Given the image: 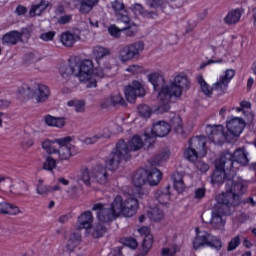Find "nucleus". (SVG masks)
Instances as JSON below:
<instances>
[{
    "mask_svg": "<svg viewBox=\"0 0 256 256\" xmlns=\"http://www.w3.org/2000/svg\"><path fill=\"white\" fill-rule=\"evenodd\" d=\"M126 73H129L130 75H141V73H145V68L141 65L133 64L128 66L125 69Z\"/></svg>",
    "mask_w": 256,
    "mask_h": 256,
    "instance_id": "46",
    "label": "nucleus"
},
{
    "mask_svg": "<svg viewBox=\"0 0 256 256\" xmlns=\"http://www.w3.org/2000/svg\"><path fill=\"white\" fill-rule=\"evenodd\" d=\"M57 167V160L55 158L49 156L44 162L43 169L46 171H53Z\"/></svg>",
    "mask_w": 256,
    "mask_h": 256,
    "instance_id": "49",
    "label": "nucleus"
},
{
    "mask_svg": "<svg viewBox=\"0 0 256 256\" xmlns=\"http://www.w3.org/2000/svg\"><path fill=\"white\" fill-rule=\"evenodd\" d=\"M161 179H163V173L157 168L139 169L134 173L132 183L136 187H143L145 183H148L151 187H157L161 183Z\"/></svg>",
    "mask_w": 256,
    "mask_h": 256,
    "instance_id": "10",
    "label": "nucleus"
},
{
    "mask_svg": "<svg viewBox=\"0 0 256 256\" xmlns=\"http://www.w3.org/2000/svg\"><path fill=\"white\" fill-rule=\"evenodd\" d=\"M132 54V57H139L143 51H145V43L143 41H137L132 44L126 45Z\"/></svg>",
    "mask_w": 256,
    "mask_h": 256,
    "instance_id": "38",
    "label": "nucleus"
},
{
    "mask_svg": "<svg viewBox=\"0 0 256 256\" xmlns=\"http://www.w3.org/2000/svg\"><path fill=\"white\" fill-rule=\"evenodd\" d=\"M187 89H189V79L185 74L177 75L173 81L162 84L158 93L159 105L153 110V113H167L171 109L169 105L171 98L180 99L183 91Z\"/></svg>",
    "mask_w": 256,
    "mask_h": 256,
    "instance_id": "4",
    "label": "nucleus"
},
{
    "mask_svg": "<svg viewBox=\"0 0 256 256\" xmlns=\"http://www.w3.org/2000/svg\"><path fill=\"white\" fill-rule=\"evenodd\" d=\"M118 59L120 63H128V61H133V59L135 58L131 54V50H129V47L126 45L120 49Z\"/></svg>",
    "mask_w": 256,
    "mask_h": 256,
    "instance_id": "43",
    "label": "nucleus"
},
{
    "mask_svg": "<svg viewBox=\"0 0 256 256\" xmlns=\"http://www.w3.org/2000/svg\"><path fill=\"white\" fill-rule=\"evenodd\" d=\"M137 231L141 235V237H149V235H152L151 228H149L147 226H142V227L138 228Z\"/></svg>",
    "mask_w": 256,
    "mask_h": 256,
    "instance_id": "56",
    "label": "nucleus"
},
{
    "mask_svg": "<svg viewBox=\"0 0 256 256\" xmlns=\"http://www.w3.org/2000/svg\"><path fill=\"white\" fill-rule=\"evenodd\" d=\"M220 157L232 171H235V163H238V165H249V152L245 148H238L233 154L224 152Z\"/></svg>",
    "mask_w": 256,
    "mask_h": 256,
    "instance_id": "14",
    "label": "nucleus"
},
{
    "mask_svg": "<svg viewBox=\"0 0 256 256\" xmlns=\"http://www.w3.org/2000/svg\"><path fill=\"white\" fill-rule=\"evenodd\" d=\"M148 81L153 85L154 91H158V94L161 90V86L159 87V85H161L160 83H163V85H165V80L163 79V76H161V74H159L158 72L149 74Z\"/></svg>",
    "mask_w": 256,
    "mask_h": 256,
    "instance_id": "37",
    "label": "nucleus"
},
{
    "mask_svg": "<svg viewBox=\"0 0 256 256\" xmlns=\"http://www.w3.org/2000/svg\"><path fill=\"white\" fill-rule=\"evenodd\" d=\"M240 107H242V109L245 111V109H251L252 105L251 102L243 100L240 102Z\"/></svg>",
    "mask_w": 256,
    "mask_h": 256,
    "instance_id": "63",
    "label": "nucleus"
},
{
    "mask_svg": "<svg viewBox=\"0 0 256 256\" xmlns=\"http://www.w3.org/2000/svg\"><path fill=\"white\" fill-rule=\"evenodd\" d=\"M111 135H113V130H111L109 127H106L102 130V132L92 137L85 138L84 143L85 145H94V143L101 141V139H111Z\"/></svg>",
    "mask_w": 256,
    "mask_h": 256,
    "instance_id": "25",
    "label": "nucleus"
},
{
    "mask_svg": "<svg viewBox=\"0 0 256 256\" xmlns=\"http://www.w3.org/2000/svg\"><path fill=\"white\" fill-rule=\"evenodd\" d=\"M43 121L47 127H55L56 129H63L67 125V118L55 117L49 114L44 116Z\"/></svg>",
    "mask_w": 256,
    "mask_h": 256,
    "instance_id": "24",
    "label": "nucleus"
},
{
    "mask_svg": "<svg viewBox=\"0 0 256 256\" xmlns=\"http://www.w3.org/2000/svg\"><path fill=\"white\" fill-rule=\"evenodd\" d=\"M92 183H98V185L109 183V173H107L105 166H96L92 169Z\"/></svg>",
    "mask_w": 256,
    "mask_h": 256,
    "instance_id": "20",
    "label": "nucleus"
},
{
    "mask_svg": "<svg viewBox=\"0 0 256 256\" xmlns=\"http://www.w3.org/2000/svg\"><path fill=\"white\" fill-rule=\"evenodd\" d=\"M208 50L212 58L206 64H202L201 68L206 67V65H221V63H233L235 61V57L231 56V42L227 40L212 43Z\"/></svg>",
    "mask_w": 256,
    "mask_h": 256,
    "instance_id": "7",
    "label": "nucleus"
},
{
    "mask_svg": "<svg viewBox=\"0 0 256 256\" xmlns=\"http://www.w3.org/2000/svg\"><path fill=\"white\" fill-rule=\"evenodd\" d=\"M36 193L38 195H49L51 193V186L43 185V179H39L36 185Z\"/></svg>",
    "mask_w": 256,
    "mask_h": 256,
    "instance_id": "45",
    "label": "nucleus"
},
{
    "mask_svg": "<svg viewBox=\"0 0 256 256\" xmlns=\"http://www.w3.org/2000/svg\"><path fill=\"white\" fill-rule=\"evenodd\" d=\"M41 147L48 155H58L60 161H69L70 157L79 153V149L73 144L71 136L55 140L46 139L42 141Z\"/></svg>",
    "mask_w": 256,
    "mask_h": 256,
    "instance_id": "6",
    "label": "nucleus"
},
{
    "mask_svg": "<svg viewBox=\"0 0 256 256\" xmlns=\"http://www.w3.org/2000/svg\"><path fill=\"white\" fill-rule=\"evenodd\" d=\"M111 6L118 21H121V23H129V21H131V19L127 15V9H125V4H123L119 0H115L111 3Z\"/></svg>",
    "mask_w": 256,
    "mask_h": 256,
    "instance_id": "21",
    "label": "nucleus"
},
{
    "mask_svg": "<svg viewBox=\"0 0 256 256\" xmlns=\"http://www.w3.org/2000/svg\"><path fill=\"white\" fill-rule=\"evenodd\" d=\"M179 251L178 245H170L169 247L163 248L161 250V256H175L176 253Z\"/></svg>",
    "mask_w": 256,
    "mask_h": 256,
    "instance_id": "47",
    "label": "nucleus"
},
{
    "mask_svg": "<svg viewBox=\"0 0 256 256\" xmlns=\"http://www.w3.org/2000/svg\"><path fill=\"white\" fill-rule=\"evenodd\" d=\"M138 113L144 119H149V117H151V113H153V110H151L148 105H140L138 107Z\"/></svg>",
    "mask_w": 256,
    "mask_h": 256,
    "instance_id": "48",
    "label": "nucleus"
},
{
    "mask_svg": "<svg viewBox=\"0 0 256 256\" xmlns=\"http://www.w3.org/2000/svg\"><path fill=\"white\" fill-rule=\"evenodd\" d=\"M99 3V0H79L80 13H91L93 8Z\"/></svg>",
    "mask_w": 256,
    "mask_h": 256,
    "instance_id": "36",
    "label": "nucleus"
},
{
    "mask_svg": "<svg viewBox=\"0 0 256 256\" xmlns=\"http://www.w3.org/2000/svg\"><path fill=\"white\" fill-rule=\"evenodd\" d=\"M170 157H171V152L164 151V152L154 156L150 160V165H152V167H164L165 164L169 161Z\"/></svg>",
    "mask_w": 256,
    "mask_h": 256,
    "instance_id": "29",
    "label": "nucleus"
},
{
    "mask_svg": "<svg viewBox=\"0 0 256 256\" xmlns=\"http://www.w3.org/2000/svg\"><path fill=\"white\" fill-rule=\"evenodd\" d=\"M69 21H71V15H65L59 18L58 23L60 25H66Z\"/></svg>",
    "mask_w": 256,
    "mask_h": 256,
    "instance_id": "62",
    "label": "nucleus"
},
{
    "mask_svg": "<svg viewBox=\"0 0 256 256\" xmlns=\"http://www.w3.org/2000/svg\"><path fill=\"white\" fill-rule=\"evenodd\" d=\"M81 243V233L74 232L70 235L68 238V242L66 244V249L70 253H73L75 249H77V246Z\"/></svg>",
    "mask_w": 256,
    "mask_h": 256,
    "instance_id": "34",
    "label": "nucleus"
},
{
    "mask_svg": "<svg viewBox=\"0 0 256 256\" xmlns=\"http://www.w3.org/2000/svg\"><path fill=\"white\" fill-rule=\"evenodd\" d=\"M27 191H29V185L23 181L14 182L10 186V193H12V195L25 197L27 195Z\"/></svg>",
    "mask_w": 256,
    "mask_h": 256,
    "instance_id": "28",
    "label": "nucleus"
},
{
    "mask_svg": "<svg viewBox=\"0 0 256 256\" xmlns=\"http://www.w3.org/2000/svg\"><path fill=\"white\" fill-rule=\"evenodd\" d=\"M215 167L216 169L211 176L212 185H220L225 181V179H228L229 181L231 177H229L227 173H230L232 176L235 175V170H232L231 167H227V164L222 157L215 161Z\"/></svg>",
    "mask_w": 256,
    "mask_h": 256,
    "instance_id": "15",
    "label": "nucleus"
},
{
    "mask_svg": "<svg viewBox=\"0 0 256 256\" xmlns=\"http://www.w3.org/2000/svg\"><path fill=\"white\" fill-rule=\"evenodd\" d=\"M49 7V2L45 0H40L39 2H36L32 7L30 8L29 15L30 17H37L45 11Z\"/></svg>",
    "mask_w": 256,
    "mask_h": 256,
    "instance_id": "33",
    "label": "nucleus"
},
{
    "mask_svg": "<svg viewBox=\"0 0 256 256\" xmlns=\"http://www.w3.org/2000/svg\"><path fill=\"white\" fill-rule=\"evenodd\" d=\"M239 245H241V238L239 236H235L228 244V251H235Z\"/></svg>",
    "mask_w": 256,
    "mask_h": 256,
    "instance_id": "53",
    "label": "nucleus"
},
{
    "mask_svg": "<svg viewBox=\"0 0 256 256\" xmlns=\"http://www.w3.org/2000/svg\"><path fill=\"white\" fill-rule=\"evenodd\" d=\"M60 41L64 47H73L77 41H81V33L79 31H66L60 36Z\"/></svg>",
    "mask_w": 256,
    "mask_h": 256,
    "instance_id": "22",
    "label": "nucleus"
},
{
    "mask_svg": "<svg viewBox=\"0 0 256 256\" xmlns=\"http://www.w3.org/2000/svg\"><path fill=\"white\" fill-rule=\"evenodd\" d=\"M234 209L235 208L233 206L227 204V200H225V195H217L213 203L210 225L214 229L223 231V229H225V223H227V221L223 217H225V215H231Z\"/></svg>",
    "mask_w": 256,
    "mask_h": 256,
    "instance_id": "8",
    "label": "nucleus"
},
{
    "mask_svg": "<svg viewBox=\"0 0 256 256\" xmlns=\"http://www.w3.org/2000/svg\"><path fill=\"white\" fill-rule=\"evenodd\" d=\"M18 95L27 97V99H35L36 103H45L51 97V90L45 84L34 82L30 85L23 84L19 87Z\"/></svg>",
    "mask_w": 256,
    "mask_h": 256,
    "instance_id": "9",
    "label": "nucleus"
},
{
    "mask_svg": "<svg viewBox=\"0 0 256 256\" xmlns=\"http://www.w3.org/2000/svg\"><path fill=\"white\" fill-rule=\"evenodd\" d=\"M205 193H207L205 187L196 188L194 190L193 199L195 201H201L202 199H205Z\"/></svg>",
    "mask_w": 256,
    "mask_h": 256,
    "instance_id": "51",
    "label": "nucleus"
},
{
    "mask_svg": "<svg viewBox=\"0 0 256 256\" xmlns=\"http://www.w3.org/2000/svg\"><path fill=\"white\" fill-rule=\"evenodd\" d=\"M124 25H126L124 28H119L117 25L111 24L108 26L109 35L114 37V39H119L121 33H125L126 37H135L139 33V26L135 22H124Z\"/></svg>",
    "mask_w": 256,
    "mask_h": 256,
    "instance_id": "16",
    "label": "nucleus"
},
{
    "mask_svg": "<svg viewBox=\"0 0 256 256\" xmlns=\"http://www.w3.org/2000/svg\"><path fill=\"white\" fill-rule=\"evenodd\" d=\"M144 141L139 135H134L131 140L129 141L128 145L125 141L120 140L117 144L112 153L107 157L105 163L106 167L110 171H115V169H119L121 162L129 161L131 159V151H139V149H143L144 145H151V140L145 137L143 134Z\"/></svg>",
    "mask_w": 256,
    "mask_h": 256,
    "instance_id": "3",
    "label": "nucleus"
},
{
    "mask_svg": "<svg viewBox=\"0 0 256 256\" xmlns=\"http://www.w3.org/2000/svg\"><path fill=\"white\" fill-rule=\"evenodd\" d=\"M226 129L229 134H225L223 125H207L205 133L214 145H223L225 141H231L234 137H239L245 129V120L241 117H228Z\"/></svg>",
    "mask_w": 256,
    "mask_h": 256,
    "instance_id": "5",
    "label": "nucleus"
},
{
    "mask_svg": "<svg viewBox=\"0 0 256 256\" xmlns=\"http://www.w3.org/2000/svg\"><path fill=\"white\" fill-rule=\"evenodd\" d=\"M174 189H176V191L179 193H183V191H185V183L179 174L178 180L176 178L174 179Z\"/></svg>",
    "mask_w": 256,
    "mask_h": 256,
    "instance_id": "52",
    "label": "nucleus"
},
{
    "mask_svg": "<svg viewBox=\"0 0 256 256\" xmlns=\"http://www.w3.org/2000/svg\"><path fill=\"white\" fill-rule=\"evenodd\" d=\"M235 77V71L233 69H227L222 75H220L218 81L213 84L214 91L218 93H225L229 87V83Z\"/></svg>",
    "mask_w": 256,
    "mask_h": 256,
    "instance_id": "19",
    "label": "nucleus"
},
{
    "mask_svg": "<svg viewBox=\"0 0 256 256\" xmlns=\"http://www.w3.org/2000/svg\"><path fill=\"white\" fill-rule=\"evenodd\" d=\"M25 13H27V8L25 6L20 5L16 8L17 15H25Z\"/></svg>",
    "mask_w": 256,
    "mask_h": 256,
    "instance_id": "64",
    "label": "nucleus"
},
{
    "mask_svg": "<svg viewBox=\"0 0 256 256\" xmlns=\"http://www.w3.org/2000/svg\"><path fill=\"white\" fill-rule=\"evenodd\" d=\"M146 3L149 5V7L157 9V7H161L163 0H146Z\"/></svg>",
    "mask_w": 256,
    "mask_h": 256,
    "instance_id": "59",
    "label": "nucleus"
},
{
    "mask_svg": "<svg viewBox=\"0 0 256 256\" xmlns=\"http://www.w3.org/2000/svg\"><path fill=\"white\" fill-rule=\"evenodd\" d=\"M241 19V10L235 9L230 11L227 16L224 18L225 23L228 25H235V23H239Z\"/></svg>",
    "mask_w": 256,
    "mask_h": 256,
    "instance_id": "42",
    "label": "nucleus"
},
{
    "mask_svg": "<svg viewBox=\"0 0 256 256\" xmlns=\"http://www.w3.org/2000/svg\"><path fill=\"white\" fill-rule=\"evenodd\" d=\"M171 186L160 188L154 192V199L160 203V205H167L171 199V192L169 191Z\"/></svg>",
    "mask_w": 256,
    "mask_h": 256,
    "instance_id": "27",
    "label": "nucleus"
},
{
    "mask_svg": "<svg viewBox=\"0 0 256 256\" xmlns=\"http://www.w3.org/2000/svg\"><path fill=\"white\" fill-rule=\"evenodd\" d=\"M23 211H21V208L19 206L14 205L9 202H0V215H21Z\"/></svg>",
    "mask_w": 256,
    "mask_h": 256,
    "instance_id": "26",
    "label": "nucleus"
},
{
    "mask_svg": "<svg viewBox=\"0 0 256 256\" xmlns=\"http://www.w3.org/2000/svg\"><path fill=\"white\" fill-rule=\"evenodd\" d=\"M128 197H122L123 199H143L144 197H147V191L143 189L141 186H135V188L132 190V192L128 191Z\"/></svg>",
    "mask_w": 256,
    "mask_h": 256,
    "instance_id": "40",
    "label": "nucleus"
},
{
    "mask_svg": "<svg viewBox=\"0 0 256 256\" xmlns=\"http://www.w3.org/2000/svg\"><path fill=\"white\" fill-rule=\"evenodd\" d=\"M133 11L135 15H145V10L143 9V6L141 4H135L133 6Z\"/></svg>",
    "mask_w": 256,
    "mask_h": 256,
    "instance_id": "60",
    "label": "nucleus"
},
{
    "mask_svg": "<svg viewBox=\"0 0 256 256\" xmlns=\"http://www.w3.org/2000/svg\"><path fill=\"white\" fill-rule=\"evenodd\" d=\"M21 37H23L21 32L11 31L3 36L2 43L6 45H16V43L21 41Z\"/></svg>",
    "mask_w": 256,
    "mask_h": 256,
    "instance_id": "32",
    "label": "nucleus"
},
{
    "mask_svg": "<svg viewBox=\"0 0 256 256\" xmlns=\"http://www.w3.org/2000/svg\"><path fill=\"white\" fill-rule=\"evenodd\" d=\"M109 49L101 46H96L93 49V56L99 67L93 66V61L85 59L79 62H72L70 66L66 68V73L61 70L62 77L67 75H74L79 79L80 83H84L88 89L97 87V81L103 79V77L109 76L111 64L107 57L110 55Z\"/></svg>",
    "mask_w": 256,
    "mask_h": 256,
    "instance_id": "1",
    "label": "nucleus"
},
{
    "mask_svg": "<svg viewBox=\"0 0 256 256\" xmlns=\"http://www.w3.org/2000/svg\"><path fill=\"white\" fill-rule=\"evenodd\" d=\"M123 245H125V247H129L130 249H137V240L134 238H125L123 240Z\"/></svg>",
    "mask_w": 256,
    "mask_h": 256,
    "instance_id": "55",
    "label": "nucleus"
},
{
    "mask_svg": "<svg viewBox=\"0 0 256 256\" xmlns=\"http://www.w3.org/2000/svg\"><path fill=\"white\" fill-rule=\"evenodd\" d=\"M68 107H74L76 113H85L86 102L85 100L72 99L67 102Z\"/></svg>",
    "mask_w": 256,
    "mask_h": 256,
    "instance_id": "41",
    "label": "nucleus"
},
{
    "mask_svg": "<svg viewBox=\"0 0 256 256\" xmlns=\"http://www.w3.org/2000/svg\"><path fill=\"white\" fill-rule=\"evenodd\" d=\"M34 144L35 141L33 140V138H27L22 142L24 149H29L30 147H33Z\"/></svg>",
    "mask_w": 256,
    "mask_h": 256,
    "instance_id": "61",
    "label": "nucleus"
},
{
    "mask_svg": "<svg viewBox=\"0 0 256 256\" xmlns=\"http://www.w3.org/2000/svg\"><path fill=\"white\" fill-rule=\"evenodd\" d=\"M196 167L198 170L201 171V173H207V170L209 169V164H207L203 161H198L196 163Z\"/></svg>",
    "mask_w": 256,
    "mask_h": 256,
    "instance_id": "58",
    "label": "nucleus"
},
{
    "mask_svg": "<svg viewBox=\"0 0 256 256\" xmlns=\"http://www.w3.org/2000/svg\"><path fill=\"white\" fill-rule=\"evenodd\" d=\"M96 211L97 219L100 223H111L119 217H133L139 211V200L133 198H123L118 195L111 205L96 203L92 207Z\"/></svg>",
    "mask_w": 256,
    "mask_h": 256,
    "instance_id": "2",
    "label": "nucleus"
},
{
    "mask_svg": "<svg viewBox=\"0 0 256 256\" xmlns=\"http://www.w3.org/2000/svg\"><path fill=\"white\" fill-rule=\"evenodd\" d=\"M207 138L205 136H195L189 141V146L184 150V157L187 161L195 162L199 157L207 155Z\"/></svg>",
    "mask_w": 256,
    "mask_h": 256,
    "instance_id": "11",
    "label": "nucleus"
},
{
    "mask_svg": "<svg viewBox=\"0 0 256 256\" xmlns=\"http://www.w3.org/2000/svg\"><path fill=\"white\" fill-rule=\"evenodd\" d=\"M144 253H148L149 249L153 247V234L146 236L142 243Z\"/></svg>",
    "mask_w": 256,
    "mask_h": 256,
    "instance_id": "50",
    "label": "nucleus"
},
{
    "mask_svg": "<svg viewBox=\"0 0 256 256\" xmlns=\"http://www.w3.org/2000/svg\"><path fill=\"white\" fill-rule=\"evenodd\" d=\"M231 185L230 189H227L225 193H221L218 195H224V200L227 202L228 205L235 208V206L239 205L240 195L245 193L249 182L245 180H238V181H231V179L227 182V187Z\"/></svg>",
    "mask_w": 256,
    "mask_h": 256,
    "instance_id": "12",
    "label": "nucleus"
},
{
    "mask_svg": "<svg viewBox=\"0 0 256 256\" xmlns=\"http://www.w3.org/2000/svg\"><path fill=\"white\" fill-rule=\"evenodd\" d=\"M170 129H174L176 133H183V119L181 116L172 113L170 116Z\"/></svg>",
    "mask_w": 256,
    "mask_h": 256,
    "instance_id": "35",
    "label": "nucleus"
},
{
    "mask_svg": "<svg viewBox=\"0 0 256 256\" xmlns=\"http://www.w3.org/2000/svg\"><path fill=\"white\" fill-rule=\"evenodd\" d=\"M194 249H203V247H210L211 249H216L219 251L223 244L217 236H213L207 231H201L199 228H196V237L192 242Z\"/></svg>",
    "mask_w": 256,
    "mask_h": 256,
    "instance_id": "13",
    "label": "nucleus"
},
{
    "mask_svg": "<svg viewBox=\"0 0 256 256\" xmlns=\"http://www.w3.org/2000/svg\"><path fill=\"white\" fill-rule=\"evenodd\" d=\"M124 95L129 103H135L137 97H145V86L143 82L134 80L131 84L125 86Z\"/></svg>",
    "mask_w": 256,
    "mask_h": 256,
    "instance_id": "17",
    "label": "nucleus"
},
{
    "mask_svg": "<svg viewBox=\"0 0 256 256\" xmlns=\"http://www.w3.org/2000/svg\"><path fill=\"white\" fill-rule=\"evenodd\" d=\"M92 224H93V213H91V211H85L78 217L75 229L76 231H81V229H85L86 231H89Z\"/></svg>",
    "mask_w": 256,
    "mask_h": 256,
    "instance_id": "23",
    "label": "nucleus"
},
{
    "mask_svg": "<svg viewBox=\"0 0 256 256\" xmlns=\"http://www.w3.org/2000/svg\"><path fill=\"white\" fill-rule=\"evenodd\" d=\"M106 231L107 228H105L104 225L96 224L94 226H90L86 233H88V235H93L96 239H99V237H103L105 235Z\"/></svg>",
    "mask_w": 256,
    "mask_h": 256,
    "instance_id": "39",
    "label": "nucleus"
},
{
    "mask_svg": "<svg viewBox=\"0 0 256 256\" xmlns=\"http://www.w3.org/2000/svg\"><path fill=\"white\" fill-rule=\"evenodd\" d=\"M147 217L154 223H159L165 219V213L159 207H150L147 209Z\"/></svg>",
    "mask_w": 256,
    "mask_h": 256,
    "instance_id": "31",
    "label": "nucleus"
},
{
    "mask_svg": "<svg viewBox=\"0 0 256 256\" xmlns=\"http://www.w3.org/2000/svg\"><path fill=\"white\" fill-rule=\"evenodd\" d=\"M111 102L113 103V105H126L125 103V99H123V96H121V94H114L111 97Z\"/></svg>",
    "mask_w": 256,
    "mask_h": 256,
    "instance_id": "54",
    "label": "nucleus"
},
{
    "mask_svg": "<svg viewBox=\"0 0 256 256\" xmlns=\"http://www.w3.org/2000/svg\"><path fill=\"white\" fill-rule=\"evenodd\" d=\"M76 181L84 183L87 187H91L93 183V171H90L89 168H83L77 175Z\"/></svg>",
    "mask_w": 256,
    "mask_h": 256,
    "instance_id": "30",
    "label": "nucleus"
},
{
    "mask_svg": "<svg viewBox=\"0 0 256 256\" xmlns=\"http://www.w3.org/2000/svg\"><path fill=\"white\" fill-rule=\"evenodd\" d=\"M171 131V125L165 121H158L153 124L151 129H147L144 137L152 143L153 137H167Z\"/></svg>",
    "mask_w": 256,
    "mask_h": 256,
    "instance_id": "18",
    "label": "nucleus"
},
{
    "mask_svg": "<svg viewBox=\"0 0 256 256\" xmlns=\"http://www.w3.org/2000/svg\"><path fill=\"white\" fill-rule=\"evenodd\" d=\"M197 81L200 85V89H201L202 93H204V95H206V97H210V95H212V93H213V88L209 87V84H207V82H205V79H203V76H198Z\"/></svg>",
    "mask_w": 256,
    "mask_h": 256,
    "instance_id": "44",
    "label": "nucleus"
},
{
    "mask_svg": "<svg viewBox=\"0 0 256 256\" xmlns=\"http://www.w3.org/2000/svg\"><path fill=\"white\" fill-rule=\"evenodd\" d=\"M54 37H55V32L50 31V32L41 34L40 39H42V41H53Z\"/></svg>",
    "mask_w": 256,
    "mask_h": 256,
    "instance_id": "57",
    "label": "nucleus"
}]
</instances>
